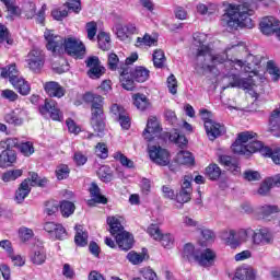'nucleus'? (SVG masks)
Returning a JSON list of instances; mask_svg holds the SVG:
<instances>
[{
	"label": "nucleus",
	"mask_w": 280,
	"mask_h": 280,
	"mask_svg": "<svg viewBox=\"0 0 280 280\" xmlns=\"http://www.w3.org/2000/svg\"><path fill=\"white\" fill-rule=\"evenodd\" d=\"M30 260L34 266H43V264L47 261V252H45V247L35 246L30 255Z\"/></svg>",
	"instance_id": "nucleus-28"
},
{
	"label": "nucleus",
	"mask_w": 280,
	"mask_h": 280,
	"mask_svg": "<svg viewBox=\"0 0 280 280\" xmlns=\"http://www.w3.org/2000/svg\"><path fill=\"white\" fill-rule=\"evenodd\" d=\"M133 104L139 110H145L150 106V103L148 102V97L143 94H136L133 96Z\"/></svg>",
	"instance_id": "nucleus-49"
},
{
	"label": "nucleus",
	"mask_w": 280,
	"mask_h": 280,
	"mask_svg": "<svg viewBox=\"0 0 280 280\" xmlns=\"http://www.w3.org/2000/svg\"><path fill=\"white\" fill-rule=\"evenodd\" d=\"M267 71L269 75H272L273 82H278L280 79V70L272 61L267 62Z\"/></svg>",
	"instance_id": "nucleus-61"
},
{
	"label": "nucleus",
	"mask_w": 280,
	"mask_h": 280,
	"mask_svg": "<svg viewBox=\"0 0 280 280\" xmlns=\"http://www.w3.org/2000/svg\"><path fill=\"white\" fill-rule=\"evenodd\" d=\"M40 115L49 114L52 121H62V112L58 108V103L54 100H45V104L39 107Z\"/></svg>",
	"instance_id": "nucleus-14"
},
{
	"label": "nucleus",
	"mask_w": 280,
	"mask_h": 280,
	"mask_svg": "<svg viewBox=\"0 0 280 280\" xmlns=\"http://www.w3.org/2000/svg\"><path fill=\"white\" fill-rule=\"evenodd\" d=\"M135 32H137V27H135V25L132 24L116 25V36L119 38V40H122L125 43L130 42V36H132Z\"/></svg>",
	"instance_id": "nucleus-24"
},
{
	"label": "nucleus",
	"mask_w": 280,
	"mask_h": 280,
	"mask_svg": "<svg viewBox=\"0 0 280 280\" xmlns=\"http://www.w3.org/2000/svg\"><path fill=\"white\" fill-rule=\"evenodd\" d=\"M60 211L63 218H69L75 211V205L71 201H62L60 205Z\"/></svg>",
	"instance_id": "nucleus-50"
},
{
	"label": "nucleus",
	"mask_w": 280,
	"mask_h": 280,
	"mask_svg": "<svg viewBox=\"0 0 280 280\" xmlns=\"http://www.w3.org/2000/svg\"><path fill=\"white\" fill-rule=\"evenodd\" d=\"M255 137H257V133L253 131H244L238 133L236 140L243 143L244 145H248V143H250L253 139H255Z\"/></svg>",
	"instance_id": "nucleus-52"
},
{
	"label": "nucleus",
	"mask_w": 280,
	"mask_h": 280,
	"mask_svg": "<svg viewBox=\"0 0 280 280\" xmlns=\"http://www.w3.org/2000/svg\"><path fill=\"white\" fill-rule=\"evenodd\" d=\"M269 132L273 137H280V106L275 109L269 117Z\"/></svg>",
	"instance_id": "nucleus-30"
},
{
	"label": "nucleus",
	"mask_w": 280,
	"mask_h": 280,
	"mask_svg": "<svg viewBox=\"0 0 280 280\" xmlns=\"http://www.w3.org/2000/svg\"><path fill=\"white\" fill-rule=\"evenodd\" d=\"M70 170L67 164H60L56 168V176L58 180H65V178H69Z\"/></svg>",
	"instance_id": "nucleus-58"
},
{
	"label": "nucleus",
	"mask_w": 280,
	"mask_h": 280,
	"mask_svg": "<svg viewBox=\"0 0 280 280\" xmlns=\"http://www.w3.org/2000/svg\"><path fill=\"white\" fill-rule=\"evenodd\" d=\"M137 47H156L159 45V38L152 37L150 34H144L143 37H138L137 40Z\"/></svg>",
	"instance_id": "nucleus-38"
},
{
	"label": "nucleus",
	"mask_w": 280,
	"mask_h": 280,
	"mask_svg": "<svg viewBox=\"0 0 280 280\" xmlns=\"http://www.w3.org/2000/svg\"><path fill=\"white\" fill-rule=\"evenodd\" d=\"M63 51L68 56H73L74 58H82L83 54L86 51L84 44L75 37H68L63 40Z\"/></svg>",
	"instance_id": "nucleus-11"
},
{
	"label": "nucleus",
	"mask_w": 280,
	"mask_h": 280,
	"mask_svg": "<svg viewBox=\"0 0 280 280\" xmlns=\"http://www.w3.org/2000/svg\"><path fill=\"white\" fill-rule=\"evenodd\" d=\"M259 65H261V56L248 55L246 60L243 61L244 70L247 73H257Z\"/></svg>",
	"instance_id": "nucleus-32"
},
{
	"label": "nucleus",
	"mask_w": 280,
	"mask_h": 280,
	"mask_svg": "<svg viewBox=\"0 0 280 280\" xmlns=\"http://www.w3.org/2000/svg\"><path fill=\"white\" fill-rule=\"evenodd\" d=\"M166 58L165 52L161 49L153 51V65L156 69H163L165 67Z\"/></svg>",
	"instance_id": "nucleus-44"
},
{
	"label": "nucleus",
	"mask_w": 280,
	"mask_h": 280,
	"mask_svg": "<svg viewBox=\"0 0 280 280\" xmlns=\"http://www.w3.org/2000/svg\"><path fill=\"white\" fill-rule=\"evenodd\" d=\"M219 161L221 163V165H224V167H226V170H229V172H232V174H234V176H237V174H240L242 172V168L240 167V163L229 156V155H221L219 158Z\"/></svg>",
	"instance_id": "nucleus-29"
},
{
	"label": "nucleus",
	"mask_w": 280,
	"mask_h": 280,
	"mask_svg": "<svg viewBox=\"0 0 280 280\" xmlns=\"http://www.w3.org/2000/svg\"><path fill=\"white\" fill-rule=\"evenodd\" d=\"M121 217H108L107 224L109 226L110 235L114 237L119 235V233H124V225H121Z\"/></svg>",
	"instance_id": "nucleus-34"
},
{
	"label": "nucleus",
	"mask_w": 280,
	"mask_h": 280,
	"mask_svg": "<svg viewBox=\"0 0 280 280\" xmlns=\"http://www.w3.org/2000/svg\"><path fill=\"white\" fill-rule=\"evenodd\" d=\"M19 237L21 242H30L34 237V231L30 228L22 226L19 229Z\"/></svg>",
	"instance_id": "nucleus-55"
},
{
	"label": "nucleus",
	"mask_w": 280,
	"mask_h": 280,
	"mask_svg": "<svg viewBox=\"0 0 280 280\" xmlns=\"http://www.w3.org/2000/svg\"><path fill=\"white\" fill-rule=\"evenodd\" d=\"M279 20L275 16H265L259 23L261 34L265 36H270L277 33V27H279Z\"/></svg>",
	"instance_id": "nucleus-20"
},
{
	"label": "nucleus",
	"mask_w": 280,
	"mask_h": 280,
	"mask_svg": "<svg viewBox=\"0 0 280 280\" xmlns=\"http://www.w3.org/2000/svg\"><path fill=\"white\" fill-rule=\"evenodd\" d=\"M205 129L210 141H215L218 137H222L226 132V128L215 120H206Z\"/></svg>",
	"instance_id": "nucleus-19"
},
{
	"label": "nucleus",
	"mask_w": 280,
	"mask_h": 280,
	"mask_svg": "<svg viewBox=\"0 0 280 280\" xmlns=\"http://www.w3.org/2000/svg\"><path fill=\"white\" fill-rule=\"evenodd\" d=\"M113 158L115 161H118L122 167H128L129 170L135 167V162L132 160L128 159L124 153L117 151L113 154Z\"/></svg>",
	"instance_id": "nucleus-48"
},
{
	"label": "nucleus",
	"mask_w": 280,
	"mask_h": 280,
	"mask_svg": "<svg viewBox=\"0 0 280 280\" xmlns=\"http://www.w3.org/2000/svg\"><path fill=\"white\" fill-rule=\"evenodd\" d=\"M177 161L182 165H194V154L189 151H179L177 153Z\"/></svg>",
	"instance_id": "nucleus-47"
},
{
	"label": "nucleus",
	"mask_w": 280,
	"mask_h": 280,
	"mask_svg": "<svg viewBox=\"0 0 280 280\" xmlns=\"http://www.w3.org/2000/svg\"><path fill=\"white\" fill-rule=\"evenodd\" d=\"M147 233L150 237L155 240V242H161L164 248H172V246H174V236H172V234L161 233V229H159V225L156 224H151L148 228Z\"/></svg>",
	"instance_id": "nucleus-13"
},
{
	"label": "nucleus",
	"mask_w": 280,
	"mask_h": 280,
	"mask_svg": "<svg viewBox=\"0 0 280 280\" xmlns=\"http://www.w3.org/2000/svg\"><path fill=\"white\" fill-rule=\"evenodd\" d=\"M235 47H240V44L228 47L223 52L215 55H213L212 48V51L209 54V56L206 57V60L203 61V67L209 68H203L202 70H199L198 65H195V71H197L199 75H205V73H211V71H213V69H215L218 65H224L225 70L230 71V73H233L234 70H237V68H235V65L236 67H244V61L240 59H229V51H231V49H235Z\"/></svg>",
	"instance_id": "nucleus-2"
},
{
	"label": "nucleus",
	"mask_w": 280,
	"mask_h": 280,
	"mask_svg": "<svg viewBox=\"0 0 280 280\" xmlns=\"http://www.w3.org/2000/svg\"><path fill=\"white\" fill-rule=\"evenodd\" d=\"M0 148H2V150H12L13 148H19V139L7 138L4 140H1Z\"/></svg>",
	"instance_id": "nucleus-57"
},
{
	"label": "nucleus",
	"mask_w": 280,
	"mask_h": 280,
	"mask_svg": "<svg viewBox=\"0 0 280 280\" xmlns=\"http://www.w3.org/2000/svg\"><path fill=\"white\" fill-rule=\"evenodd\" d=\"M233 280H255V271L250 268L236 269Z\"/></svg>",
	"instance_id": "nucleus-37"
},
{
	"label": "nucleus",
	"mask_w": 280,
	"mask_h": 280,
	"mask_svg": "<svg viewBox=\"0 0 280 280\" xmlns=\"http://www.w3.org/2000/svg\"><path fill=\"white\" fill-rule=\"evenodd\" d=\"M148 154L152 163H155V165H159L160 167H167L172 161L170 151L161 147V144H149Z\"/></svg>",
	"instance_id": "nucleus-9"
},
{
	"label": "nucleus",
	"mask_w": 280,
	"mask_h": 280,
	"mask_svg": "<svg viewBox=\"0 0 280 280\" xmlns=\"http://www.w3.org/2000/svg\"><path fill=\"white\" fill-rule=\"evenodd\" d=\"M27 65L31 71H39L43 69V65H45V55L43 54V50L34 48L30 51L27 56Z\"/></svg>",
	"instance_id": "nucleus-16"
},
{
	"label": "nucleus",
	"mask_w": 280,
	"mask_h": 280,
	"mask_svg": "<svg viewBox=\"0 0 280 280\" xmlns=\"http://www.w3.org/2000/svg\"><path fill=\"white\" fill-rule=\"evenodd\" d=\"M273 242L275 237L268 228L257 229L252 234L253 246H270Z\"/></svg>",
	"instance_id": "nucleus-12"
},
{
	"label": "nucleus",
	"mask_w": 280,
	"mask_h": 280,
	"mask_svg": "<svg viewBox=\"0 0 280 280\" xmlns=\"http://www.w3.org/2000/svg\"><path fill=\"white\" fill-rule=\"evenodd\" d=\"M166 139L174 141L179 148L187 145V138L184 135H180L177 129H175L173 133L166 132Z\"/></svg>",
	"instance_id": "nucleus-42"
},
{
	"label": "nucleus",
	"mask_w": 280,
	"mask_h": 280,
	"mask_svg": "<svg viewBox=\"0 0 280 280\" xmlns=\"http://www.w3.org/2000/svg\"><path fill=\"white\" fill-rule=\"evenodd\" d=\"M247 151L248 154H253L255 152H260L262 156H266V154H270V148L264 147V142L257 140V137H255L250 143L247 144Z\"/></svg>",
	"instance_id": "nucleus-33"
},
{
	"label": "nucleus",
	"mask_w": 280,
	"mask_h": 280,
	"mask_svg": "<svg viewBox=\"0 0 280 280\" xmlns=\"http://www.w3.org/2000/svg\"><path fill=\"white\" fill-rule=\"evenodd\" d=\"M221 238L224 240L228 246L232 248H240L242 244L248 242V231L241 230H225L221 233Z\"/></svg>",
	"instance_id": "nucleus-8"
},
{
	"label": "nucleus",
	"mask_w": 280,
	"mask_h": 280,
	"mask_svg": "<svg viewBox=\"0 0 280 280\" xmlns=\"http://www.w3.org/2000/svg\"><path fill=\"white\" fill-rule=\"evenodd\" d=\"M226 75L229 77L230 86L232 89H253L255 86V80L252 77L240 79L237 74H235V70L233 72H228Z\"/></svg>",
	"instance_id": "nucleus-17"
},
{
	"label": "nucleus",
	"mask_w": 280,
	"mask_h": 280,
	"mask_svg": "<svg viewBox=\"0 0 280 280\" xmlns=\"http://www.w3.org/2000/svg\"><path fill=\"white\" fill-rule=\"evenodd\" d=\"M75 229L77 234L74 236V242L77 246H86V244H89V233L84 231V228L82 225H78Z\"/></svg>",
	"instance_id": "nucleus-39"
},
{
	"label": "nucleus",
	"mask_w": 280,
	"mask_h": 280,
	"mask_svg": "<svg viewBox=\"0 0 280 280\" xmlns=\"http://www.w3.org/2000/svg\"><path fill=\"white\" fill-rule=\"evenodd\" d=\"M244 5L229 4L225 13L222 15L221 25L230 27V30H237V27H246L253 30L255 22H253V8H257V3L262 0H243Z\"/></svg>",
	"instance_id": "nucleus-1"
},
{
	"label": "nucleus",
	"mask_w": 280,
	"mask_h": 280,
	"mask_svg": "<svg viewBox=\"0 0 280 280\" xmlns=\"http://www.w3.org/2000/svg\"><path fill=\"white\" fill-rule=\"evenodd\" d=\"M18 148L24 156H32L34 154V144L30 141L22 142Z\"/></svg>",
	"instance_id": "nucleus-59"
},
{
	"label": "nucleus",
	"mask_w": 280,
	"mask_h": 280,
	"mask_svg": "<svg viewBox=\"0 0 280 280\" xmlns=\"http://www.w3.org/2000/svg\"><path fill=\"white\" fill-rule=\"evenodd\" d=\"M95 154L100 159H108V147H106V143L98 142L95 147Z\"/></svg>",
	"instance_id": "nucleus-63"
},
{
	"label": "nucleus",
	"mask_w": 280,
	"mask_h": 280,
	"mask_svg": "<svg viewBox=\"0 0 280 280\" xmlns=\"http://www.w3.org/2000/svg\"><path fill=\"white\" fill-rule=\"evenodd\" d=\"M194 47L192 55L195 56L194 67L197 65L199 71L203 69H209V66H205V60L212 51V48L207 44V34L205 33H195L194 34Z\"/></svg>",
	"instance_id": "nucleus-5"
},
{
	"label": "nucleus",
	"mask_w": 280,
	"mask_h": 280,
	"mask_svg": "<svg viewBox=\"0 0 280 280\" xmlns=\"http://www.w3.org/2000/svg\"><path fill=\"white\" fill-rule=\"evenodd\" d=\"M97 176L102 183H110L114 178L113 170L109 166H101L97 171Z\"/></svg>",
	"instance_id": "nucleus-43"
},
{
	"label": "nucleus",
	"mask_w": 280,
	"mask_h": 280,
	"mask_svg": "<svg viewBox=\"0 0 280 280\" xmlns=\"http://www.w3.org/2000/svg\"><path fill=\"white\" fill-rule=\"evenodd\" d=\"M44 91L49 97H57L58 100H60V97H65L66 93L65 88L56 81L46 82L44 84Z\"/></svg>",
	"instance_id": "nucleus-23"
},
{
	"label": "nucleus",
	"mask_w": 280,
	"mask_h": 280,
	"mask_svg": "<svg viewBox=\"0 0 280 280\" xmlns=\"http://www.w3.org/2000/svg\"><path fill=\"white\" fill-rule=\"evenodd\" d=\"M83 102L91 104V126L95 132H98L97 137H102L106 128V124L104 122V98L97 94L88 92L83 96Z\"/></svg>",
	"instance_id": "nucleus-3"
},
{
	"label": "nucleus",
	"mask_w": 280,
	"mask_h": 280,
	"mask_svg": "<svg viewBox=\"0 0 280 280\" xmlns=\"http://www.w3.org/2000/svg\"><path fill=\"white\" fill-rule=\"evenodd\" d=\"M115 240L121 250H130V248H132V244H135V238L127 231L117 234Z\"/></svg>",
	"instance_id": "nucleus-26"
},
{
	"label": "nucleus",
	"mask_w": 280,
	"mask_h": 280,
	"mask_svg": "<svg viewBox=\"0 0 280 280\" xmlns=\"http://www.w3.org/2000/svg\"><path fill=\"white\" fill-rule=\"evenodd\" d=\"M30 179V187H45L47 185V178H39L38 174L32 173Z\"/></svg>",
	"instance_id": "nucleus-56"
},
{
	"label": "nucleus",
	"mask_w": 280,
	"mask_h": 280,
	"mask_svg": "<svg viewBox=\"0 0 280 280\" xmlns=\"http://www.w3.org/2000/svg\"><path fill=\"white\" fill-rule=\"evenodd\" d=\"M150 78V70L144 67H136L133 71L128 72V68L120 71V83L126 91H135V82H147Z\"/></svg>",
	"instance_id": "nucleus-6"
},
{
	"label": "nucleus",
	"mask_w": 280,
	"mask_h": 280,
	"mask_svg": "<svg viewBox=\"0 0 280 280\" xmlns=\"http://www.w3.org/2000/svg\"><path fill=\"white\" fill-rule=\"evenodd\" d=\"M23 117H25V112L21 108H15L4 115V121L11 126H22Z\"/></svg>",
	"instance_id": "nucleus-25"
},
{
	"label": "nucleus",
	"mask_w": 280,
	"mask_h": 280,
	"mask_svg": "<svg viewBox=\"0 0 280 280\" xmlns=\"http://www.w3.org/2000/svg\"><path fill=\"white\" fill-rule=\"evenodd\" d=\"M243 178L245 180H248V183H255L257 180H261V174H259V172L257 171H245L243 174Z\"/></svg>",
	"instance_id": "nucleus-62"
},
{
	"label": "nucleus",
	"mask_w": 280,
	"mask_h": 280,
	"mask_svg": "<svg viewBox=\"0 0 280 280\" xmlns=\"http://www.w3.org/2000/svg\"><path fill=\"white\" fill-rule=\"evenodd\" d=\"M44 231L55 240H65L67 237V230L60 223L46 222L44 224Z\"/></svg>",
	"instance_id": "nucleus-21"
},
{
	"label": "nucleus",
	"mask_w": 280,
	"mask_h": 280,
	"mask_svg": "<svg viewBox=\"0 0 280 280\" xmlns=\"http://www.w3.org/2000/svg\"><path fill=\"white\" fill-rule=\"evenodd\" d=\"M86 67H89L88 75L92 80H100L101 75H104L106 73V68L100 63L98 57H89L85 61Z\"/></svg>",
	"instance_id": "nucleus-15"
},
{
	"label": "nucleus",
	"mask_w": 280,
	"mask_h": 280,
	"mask_svg": "<svg viewBox=\"0 0 280 280\" xmlns=\"http://www.w3.org/2000/svg\"><path fill=\"white\" fill-rule=\"evenodd\" d=\"M140 275L144 280H156V272L150 267H144L140 270Z\"/></svg>",
	"instance_id": "nucleus-64"
},
{
	"label": "nucleus",
	"mask_w": 280,
	"mask_h": 280,
	"mask_svg": "<svg viewBox=\"0 0 280 280\" xmlns=\"http://www.w3.org/2000/svg\"><path fill=\"white\" fill-rule=\"evenodd\" d=\"M30 191H32V187L30 186V179H24L15 191V200L18 202H23V200H25V198L30 196Z\"/></svg>",
	"instance_id": "nucleus-35"
},
{
	"label": "nucleus",
	"mask_w": 280,
	"mask_h": 280,
	"mask_svg": "<svg viewBox=\"0 0 280 280\" xmlns=\"http://www.w3.org/2000/svg\"><path fill=\"white\" fill-rule=\"evenodd\" d=\"M16 162V152L14 150H4L0 154V167H10Z\"/></svg>",
	"instance_id": "nucleus-36"
},
{
	"label": "nucleus",
	"mask_w": 280,
	"mask_h": 280,
	"mask_svg": "<svg viewBox=\"0 0 280 280\" xmlns=\"http://www.w3.org/2000/svg\"><path fill=\"white\" fill-rule=\"evenodd\" d=\"M197 12L198 14H202V15H207L208 16H211V14H215V12H218V4H213V3H210V4H198L197 5Z\"/></svg>",
	"instance_id": "nucleus-45"
},
{
	"label": "nucleus",
	"mask_w": 280,
	"mask_h": 280,
	"mask_svg": "<svg viewBox=\"0 0 280 280\" xmlns=\"http://www.w3.org/2000/svg\"><path fill=\"white\" fill-rule=\"evenodd\" d=\"M20 176H23V171L21 170L8 171L2 175V180L4 183H12V180H16Z\"/></svg>",
	"instance_id": "nucleus-54"
},
{
	"label": "nucleus",
	"mask_w": 280,
	"mask_h": 280,
	"mask_svg": "<svg viewBox=\"0 0 280 280\" xmlns=\"http://www.w3.org/2000/svg\"><path fill=\"white\" fill-rule=\"evenodd\" d=\"M161 135V125L156 117H151L148 119L147 128L143 131V137L147 141H152L155 137Z\"/></svg>",
	"instance_id": "nucleus-22"
},
{
	"label": "nucleus",
	"mask_w": 280,
	"mask_h": 280,
	"mask_svg": "<svg viewBox=\"0 0 280 280\" xmlns=\"http://www.w3.org/2000/svg\"><path fill=\"white\" fill-rule=\"evenodd\" d=\"M90 194L92 199L88 201L89 207H95V203L106 205V202H108V199L100 194V186L95 183L91 184Z\"/></svg>",
	"instance_id": "nucleus-27"
},
{
	"label": "nucleus",
	"mask_w": 280,
	"mask_h": 280,
	"mask_svg": "<svg viewBox=\"0 0 280 280\" xmlns=\"http://www.w3.org/2000/svg\"><path fill=\"white\" fill-rule=\"evenodd\" d=\"M44 38L47 42L48 51H51L54 56H60V54L65 52V39L60 35H56L54 31L46 30Z\"/></svg>",
	"instance_id": "nucleus-10"
},
{
	"label": "nucleus",
	"mask_w": 280,
	"mask_h": 280,
	"mask_svg": "<svg viewBox=\"0 0 280 280\" xmlns=\"http://www.w3.org/2000/svg\"><path fill=\"white\" fill-rule=\"evenodd\" d=\"M184 257L188 261H196L202 268H211L215 264V253L211 248L198 249L192 244H186L184 247Z\"/></svg>",
	"instance_id": "nucleus-4"
},
{
	"label": "nucleus",
	"mask_w": 280,
	"mask_h": 280,
	"mask_svg": "<svg viewBox=\"0 0 280 280\" xmlns=\"http://www.w3.org/2000/svg\"><path fill=\"white\" fill-rule=\"evenodd\" d=\"M127 259L133 266H139V264H143V261L145 260V255L136 252H130L129 254H127Z\"/></svg>",
	"instance_id": "nucleus-51"
},
{
	"label": "nucleus",
	"mask_w": 280,
	"mask_h": 280,
	"mask_svg": "<svg viewBox=\"0 0 280 280\" xmlns=\"http://www.w3.org/2000/svg\"><path fill=\"white\" fill-rule=\"evenodd\" d=\"M271 187H275V184H272V179L268 177L260 184V187L258 188L259 196H268Z\"/></svg>",
	"instance_id": "nucleus-53"
},
{
	"label": "nucleus",
	"mask_w": 280,
	"mask_h": 280,
	"mask_svg": "<svg viewBox=\"0 0 280 280\" xmlns=\"http://www.w3.org/2000/svg\"><path fill=\"white\" fill-rule=\"evenodd\" d=\"M107 65L110 71H117V69H119L120 74H121V71L126 69V67H124V65L120 63L119 57L115 52L109 54Z\"/></svg>",
	"instance_id": "nucleus-40"
},
{
	"label": "nucleus",
	"mask_w": 280,
	"mask_h": 280,
	"mask_svg": "<svg viewBox=\"0 0 280 280\" xmlns=\"http://www.w3.org/2000/svg\"><path fill=\"white\" fill-rule=\"evenodd\" d=\"M206 174L210 178V180H218V178L222 176V168H220L218 164H210L206 168Z\"/></svg>",
	"instance_id": "nucleus-46"
},
{
	"label": "nucleus",
	"mask_w": 280,
	"mask_h": 280,
	"mask_svg": "<svg viewBox=\"0 0 280 280\" xmlns=\"http://www.w3.org/2000/svg\"><path fill=\"white\" fill-rule=\"evenodd\" d=\"M194 189L191 188V177L189 175L184 176L182 188L176 196V201L179 205H185L191 200V192Z\"/></svg>",
	"instance_id": "nucleus-18"
},
{
	"label": "nucleus",
	"mask_w": 280,
	"mask_h": 280,
	"mask_svg": "<svg viewBox=\"0 0 280 280\" xmlns=\"http://www.w3.org/2000/svg\"><path fill=\"white\" fill-rule=\"evenodd\" d=\"M1 77L9 78V82L18 91V93H20V95L25 96L28 93H31L32 88L30 86V83L25 81V79L19 75V70L16 69V65L13 63L7 68H2Z\"/></svg>",
	"instance_id": "nucleus-7"
},
{
	"label": "nucleus",
	"mask_w": 280,
	"mask_h": 280,
	"mask_svg": "<svg viewBox=\"0 0 280 280\" xmlns=\"http://www.w3.org/2000/svg\"><path fill=\"white\" fill-rule=\"evenodd\" d=\"M275 213H279V207L277 206L265 205L258 207L257 209V215L260 220L270 221L272 220V215H275Z\"/></svg>",
	"instance_id": "nucleus-31"
},
{
	"label": "nucleus",
	"mask_w": 280,
	"mask_h": 280,
	"mask_svg": "<svg viewBox=\"0 0 280 280\" xmlns=\"http://www.w3.org/2000/svg\"><path fill=\"white\" fill-rule=\"evenodd\" d=\"M231 148L234 154H249L248 144H243L240 140H236Z\"/></svg>",
	"instance_id": "nucleus-60"
},
{
	"label": "nucleus",
	"mask_w": 280,
	"mask_h": 280,
	"mask_svg": "<svg viewBox=\"0 0 280 280\" xmlns=\"http://www.w3.org/2000/svg\"><path fill=\"white\" fill-rule=\"evenodd\" d=\"M97 43L100 49L108 51V49H110V35L106 32H100L97 35Z\"/></svg>",
	"instance_id": "nucleus-41"
}]
</instances>
